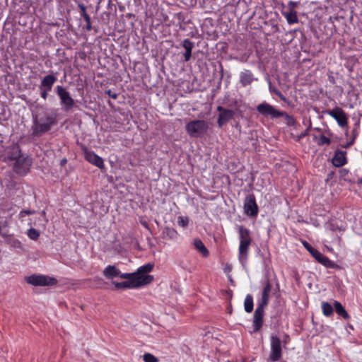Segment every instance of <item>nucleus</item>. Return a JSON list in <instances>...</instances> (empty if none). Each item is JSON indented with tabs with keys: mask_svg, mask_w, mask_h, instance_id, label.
Returning a JSON list of instances; mask_svg holds the SVG:
<instances>
[{
	"mask_svg": "<svg viewBox=\"0 0 362 362\" xmlns=\"http://www.w3.org/2000/svg\"><path fill=\"white\" fill-rule=\"evenodd\" d=\"M58 124L57 114L53 110H45L33 116V136L40 137L49 132Z\"/></svg>",
	"mask_w": 362,
	"mask_h": 362,
	"instance_id": "f257e3e1",
	"label": "nucleus"
},
{
	"mask_svg": "<svg viewBox=\"0 0 362 362\" xmlns=\"http://www.w3.org/2000/svg\"><path fill=\"white\" fill-rule=\"evenodd\" d=\"M238 234H239V248H238V259L243 264L248 259L249 248L252 243L250 230L243 226H238Z\"/></svg>",
	"mask_w": 362,
	"mask_h": 362,
	"instance_id": "f03ea898",
	"label": "nucleus"
},
{
	"mask_svg": "<svg viewBox=\"0 0 362 362\" xmlns=\"http://www.w3.org/2000/svg\"><path fill=\"white\" fill-rule=\"evenodd\" d=\"M209 129V125L204 119H194L187 122L185 130L187 134L191 138H201L204 136Z\"/></svg>",
	"mask_w": 362,
	"mask_h": 362,
	"instance_id": "7ed1b4c3",
	"label": "nucleus"
},
{
	"mask_svg": "<svg viewBox=\"0 0 362 362\" xmlns=\"http://www.w3.org/2000/svg\"><path fill=\"white\" fill-rule=\"evenodd\" d=\"M27 284L35 286H54L58 283L54 277L44 274H31L25 278Z\"/></svg>",
	"mask_w": 362,
	"mask_h": 362,
	"instance_id": "20e7f679",
	"label": "nucleus"
},
{
	"mask_svg": "<svg viewBox=\"0 0 362 362\" xmlns=\"http://www.w3.org/2000/svg\"><path fill=\"white\" fill-rule=\"evenodd\" d=\"M55 93L60 100V105L64 107V110L66 112L71 110L74 106V100L70 96L69 92L63 86H57L55 87Z\"/></svg>",
	"mask_w": 362,
	"mask_h": 362,
	"instance_id": "39448f33",
	"label": "nucleus"
},
{
	"mask_svg": "<svg viewBox=\"0 0 362 362\" xmlns=\"http://www.w3.org/2000/svg\"><path fill=\"white\" fill-rule=\"evenodd\" d=\"M282 357L281 341L276 335L270 337V354H269V361L278 362Z\"/></svg>",
	"mask_w": 362,
	"mask_h": 362,
	"instance_id": "423d86ee",
	"label": "nucleus"
},
{
	"mask_svg": "<svg viewBox=\"0 0 362 362\" xmlns=\"http://www.w3.org/2000/svg\"><path fill=\"white\" fill-rule=\"evenodd\" d=\"M257 111L259 115L264 117H270L271 119H276L286 115L285 112L279 111L272 105L263 102L257 106Z\"/></svg>",
	"mask_w": 362,
	"mask_h": 362,
	"instance_id": "0eeeda50",
	"label": "nucleus"
},
{
	"mask_svg": "<svg viewBox=\"0 0 362 362\" xmlns=\"http://www.w3.org/2000/svg\"><path fill=\"white\" fill-rule=\"evenodd\" d=\"M82 152H83L85 160H88L90 164L96 166L100 170H104L105 164L103 158L95 154L93 151L89 150L86 146H82Z\"/></svg>",
	"mask_w": 362,
	"mask_h": 362,
	"instance_id": "6e6552de",
	"label": "nucleus"
},
{
	"mask_svg": "<svg viewBox=\"0 0 362 362\" xmlns=\"http://www.w3.org/2000/svg\"><path fill=\"white\" fill-rule=\"evenodd\" d=\"M327 115L336 119L337 123L341 128H344L348 125V117H346V112L339 107H334L332 110H327L325 112Z\"/></svg>",
	"mask_w": 362,
	"mask_h": 362,
	"instance_id": "1a4fd4ad",
	"label": "nucleus"
},
{
	"mask_svg": "<svg viewBox=\"0 0 362 362\" xmlns=\"http://www.w3.org/2000/svg\"><path fill=\"white\" fill-rule=\"evenodd\" d=\"M30 166H31V160L28 157L20 156L13 164V170L18 175H24L29 171Z\"/></svg>",
	"mask_w": 362,
	"mask_h": 362,
	"instance_id": "9d476101",
	"label": "nucleus"
},
{
	"mask_svg": "<svg viewBox=\"0 0 362 362\" xmlns=\"http://www.w3.org/2000/svg\"><path fill=\"white\" fill-rule=\"evenodd\" d=\"M218 111V118H217V124L218 127L221 128L225 124L230 121L235 116V112L230 109H226L221 105L217 107Z\"/></svg>",
	"mask_w": 362,
	"mask_h": 362,
	"instance_id": "9b49d317",
	"label": "nucleus"
},
{
	"mask_svg": "<svg viewBox=\"0 0 362 362\" xmlns=\"http://www.w3.org/2000/svg\"><path fill=\"white\" fill-rule=\"evenodd\" d=\"M244 211L248 216L257 215L258 207L255 202V196L253 194L246 196L245 202H244Z\"/></svg>",
	"mask_w": 362,
	"mask_h": 362,
	"instance_id": "f8f14e48",
	"label": "nucleus"
},
{
	"mask_svg": "<svg viewBox=\"0 0 362 362\" xmlns=\"http://www.w3.org/2000/svg\"><path fill=\"white\" fill-rule=\"evenodd\" d=\"M113 286H115V288L117 290L119 289H128V288H137L146 286L147 284H151V283H144V281H113Z\"/></svg>",
	"mask_w": 362,
	"mask_h": 362,
	"instance_id": "ddd939ff",
	"label": "nucleus"
},
{
	"mask_svg": "<svg viewBox=\"0 0 362 362\" xmlns=\"http://www.w3.org/2000/svg\"><path fill=\"white\" fill-rule=\"evenodd\" d=\"M266 306L257 305L253 314V332L259 331L262 326V317H264V310Z\"/></svg>",
	"mask_w": 362,
	"mask_h": 362,
	"instance_id": "4468645a",
	"label": "nucleus"
},
{
	"mask_svg": "<svg viewBox=\"0 0 362 362\" xmlns=\"http://www.w3.org/2000/svg\"><path fill=\"white\" fill-rule=\"evenodd\" d=\"M315 258V260L318 262L320 264L325 267L327 269H339V265L334 262L332 261L328 257L324 255L322 253H317L310 255Z\"/></svg>",
	"mask_w": 362,
	"mask_h": 362,
	"instance_id": "2eb2a0df",
	"label": "nucleus"
},
{
	"mask_svg": "<svg viewBox=\"0 0 362 362\" xmlns=\"http://www.w3.org/2000/svg\"><path fill=\"white\" fill-rule=\"evenodd\" d=\"M117 276L126 281H144V283H151L153 281V276H141L136 273H119Z\"/></svg>",
	"mask_w": 362,
	"mask_h": 362,
	"instance_id": "dca6fc26",
	"label": "nucleus"
},
{
	"mask_svg": "<svg viewBox=\"0 0 362 362\" xmlns=\"http://www.w3.org/2000/svg\"><path fill=\"white\" fill-rule=\"evenodd\" d=\"M57 81V77L53 74H48L42 78L40 83V91H49L52 90L54 83Z\"/></svg>",
	"mask_w": 362,
	"mask_h": 362,
	"instance_id": "f3484780",
	"label": "nucleus"
},
{
	"mask_svg": "<svg viewBox=\"0 0 362 362\" xmlns=\"http://www.w3.org/2000/svg\"><path fill=\"white\" fill-rule=\"evenodd\" d=\"M272 289V285H271L269 280L266 281L265 285H264L263 291H262L261 300L257 303V305H262L263 307H267L268 305L269 293H271Z\"/></svg>",
	"mask_w": 362,
	"mask_h": 362,
	"instance_id": "a211bd4d",
	"label": "nucleus"
},
{
	"mask_svg": "<svg viewBox=\"0 0 362 362\" xmlns=\"http://www.w3.org/2000/svg\"><path fill=\"white\" fill-rule=\"evenodd\" d=\"M346 152L339 149L337 150L336 152H334V158H332V165L337 168H341L346 165Z\"/></svg>",
	"mask_w": 362,
	"mask_h": 362,
	"instance_id": "6ab92c4d",
	"label": "nucleus"
},
{
	"mask_svg": "<svg viewBox=\"0 0 362 362\" xmlns=\"http://www.w3.org/2000/svg\"><path fill=\"white\" fill-rule=\"evenodd\" d=\"M78 7H79L80 9V18L83 19L85 22L84 29L88 31H90L92 29L91 20L90 19L88 13H87L86 11V7L84 4H78Z\"/></svg>",
	"mask_w": 362,
	"mask_h": 362,
	"instance_id": "aec40b11",
	"label": "nucleus"
},
{
	"mask_svg": "<svg viewBox=\"0 0 362 362\" xmlns=\"http://www.w3.org/2000/svg\"><path fill=\"white\" fill-rule=\"evenodd\" d=\"M253 74L250 70H245L240 73V83L242 86L247 87L252 83Z\"/></svg>",
	"mask_w": 362,
	"mask_h": 362,
	"instance_id": "412c9836",
	"label": "nucleus"
},
{
	"mask_svg": "<svg viewBox=\"0 0 362 362\" xmlns=\"http://www.w3.org/2000/svg\"><path fill=\"white\" fill-rule=\"evenodd\" d=\"M178 238L177 231L170 227L166 226L162 230V238L168 240H176Z\"/></svg>",
	"mask_w": 362,
	"mask_h": 362,
	"instance_id": "4be33fe9",
	"label": "nucleus"
},
{
	"mask_svg": "<svg viewBox=\"0 0 362 362\" xmlns=\"http://www.w3.org/2000/svg\"><path fill=\"white\" fill-rule=\"evenodd\" d=\"M182 47L185 49V52H184V60L186 62H189L191 59V52L194 47V42L190 41L188 39H185L182 42Z\"/></svg>",
	"mask_w": 362,
	"mask_h": 362,
	"instance_id": "5701e85b",
	"label": "nucleus"
},
{
	"mask_svg": "<svg viewBox=\"0 0 362 362\" xmlns=\"http://www.w3.org/2000/svg\"><path fill=\"white\" fill-rule=\"evenodd\" d=\"M120 271L115 265H108L103 271L105 278L112 279L119 275Z\"/></svg>",
	"mask_w": 362,
	"mask_h": 362,
	"instance_id": "b1692460",
	"label": "nucleus"
},
{
	"mask_svg": "<svg viewBox=\"0 0 362 362\" xmlns=\"http://www.w3.org/2000/svg\"><path fill=\"white\" fill-rule=\"evenodd\" d=\"M334 311H336L337 315H338L339 317L346 320H349L350 319V315L348 314V312H346V309H344V306H342L339 301H334Z\"/></svg>",
	"mask_w": 362,
	"mask_h": 362,
	"instance_id": "393cba45",
	"label": "nucleus"
},
{
	"mask_svg": "<svg viewBox=\"0 0 362 362\" xmlns=\"http://www.w3.org/2000/svg\"><path fill=\"white\" fill-rule=\"evenodd\" d=\"M193 247H194L195 250L199 251V254H201L202 257L205 258L209 257V250L199 238H195L194 240H193Z\"/></svg>",
	"mask_w": 362,
	"mask_h": 362,
	"instance_id": "a878e982",
	"label": "nucleus"
},
{
	"mask_svg": "<svg viewBox=\"0 0 362 362\" xmlns=\"http://www.w3.org/2000/svg\"><path fill=\"white\" fill-rule=\"evenodd\" d=\"M153 269V264L152 263H147L137 269V271H136V274H138L141 276H153L152 275H149L150 272H151Z\"/></svg>",
	"mask_w": 362,
	"mask_h": 362,
	"instance_id": "bb28decb",
	"label": "nucleus"
},
{
	"mask_svg": "<svg viewBox=\"0 0 362 362\" xmlns=\"http://www.w3.org/2000/svg\"><path fill=\"white\" fill-rule=\"evenodd\" d=\"M288 25L298 23L297 12L296 11H284L281 12Z\"/></svg>",
	"mask_w": 362,
	"mask_h": 362,
	"instance_id": "cd10ccee",
	"label": "nucleus"
},
{
	"mask_svg": "<svg viewBox=\"0 0 362 362\" xmlns=\"http://www.w3.org/2000/svg\"><path fill=\"white\" fill-rule=\"evenodd\" d=\"M333 308H334L327 301H322V303H321V310H322L323 315L326 317H330L332 316Z\"/></svg>",
	"mask_w": 362,
	"mask_h": 362,
	"instance_id": "c85d7f7f",
	"label": "nucleus"
},
{
	"mask_svg": "<svg viewBox=\"0 0 362 362\" xmlns=\"http://www.w3.org/2000/svg\"><path fill=\"white\" fill-rule=\"evenodd\" d=\"M313 139H314L319 146L330 145L331 144L330 139L323 134H321L319 136L314 135L313 136Z\"/></svg>",
	"mask_w": 362,
	"mask_h": 362,
	"instance_id": "c756f323",
	"label": "nucleus"
},
{
	"mask_svg": "<svg viewBox=\"0 0 362 362\" xmlns=\"http://www.w3.org/2000/svg\"><path fill=\"white\" fill-rule=\"evenodd\" d=\"M244 310H245L246 313H252L253 310V298L250 294H248L245 297V300H244Z\"/></svg>",
	"mask_w": 362,
	"mask_h": 362,
	"instance_id": "7c9ffc66",
	"label": "nucleus"
},
{
	"mask_svg": "<svg viewBox=\"0 0 362 362\" xmlns=\"http://www.w3.org/2000/svg\"><path fill=\"white\" fill-rule=\"evenodd\" d=\"M35 213V211L31 209H23L20 213H18V220L21 221V223L25 222V217L28 215H33Z\"/></svg>",
	"mask_w": 362,
	"mask_h": 362,
	"instance_id": "2f4dec72",
	"label": "nucleus"
},
{
	"mask_svg": "<svg viewBox=\"0 0 362 362\" xmlns=\"http://www.w3.org/2000/svg\"><path fill=\"white\" fill-rule=\"evenodd\" d=\"M189 225V218L187 216H180L177 217V226L185 228Z\"/></svg>",
	"mask_w": 362,
	"mask_h": 362,
	"instance_id": "473e14b6",
	"label": "nucleus"
},
{
	"mask_svg": "<svg viewBox=\"0 0 362 362\" xmlns=\"http://www.w3.org/2000/svg\"><path fill=\"white\" fill-rule=\"evenodd\" d=\"M27 235H28V238L30 240H37L39 238V232L37 230L30 228V229L27 231Z\"/></svg>",
	"mask_w": 362,
	"mask_h": 362,
	"instance_id": "72a5a7b5",
	"label": "nucleus"
},
{
	"mask_svg": "<svg viewBox=\"0 0 362 362\" xmlns=\"http://www.w3.org/2000/svg\"><path fill=\"white\" fill-rule=\"evenodd\" d=\"M303 245L304 248L310 252V255L320 253L319 250L311 246L307 241H303Z\"/></svg>",
	"mask_w": 362,
	"mask_h": 362,
	"instance_id": "f704fd0d",
	"label": "nucleus"
},
{
	"mask_svg": "<svg viewBox=\"0 0 362 362\" xmlns=\"http://www.w3.org/2000/svg\"><path fill=\"white\" fill-rule=\"evenodd\" d=\"M281 117H285L286 124H287V126L294 127L296 125V120L293 116L288 115V113H286V115H284Z\"/></svg>",
	"mask_w": 362,
	"mask_h": 362,
	"instance_id": "c9c22d12",
	"label": "nucleus"
},
{
	"mask_svg": "<svg viewBox=\"0 0 362 362\" xmlns=\"http://www.w3.org/2000/svg\"><path fill=\"white\" fill-rule=\"evenodd\" d=\"M144 362H158V359L151 353H146L144 354Z\"/></svg>",
	"mask_w": 362,
	"mask_h": 362,
	"instance_id": "e433bc0d",
	"label": "nucleus"
},
{
	"mask_svg": "<svg viewBox=\"0 0 362 362\" xmlns=\"http://www.w3.org/2000/svg\"><path fill=\"white\" fill-rule=\"evenodd\" d=\"M359 120H357L356 122L354 124V128L352 129V138L351 140L355 141V139L357 138L358 135L359 134Z\"/></svg>",
	"mask_w": 362,
	"mask_h": 362,
	"instance_id": "4c0bfd02",
	"label": "nucleus"
},
{
	"mask_svg": "<svg viewBox=\"0 0 362 362\" xmlns=\"http://www.w3.org/2000/svg\"><path fill=\"white\" fill-rule=\"evenodd\" d=\"M310 129V126L308 127V128H306V129L304 130V132H303L302 133H300V134L297 136L296 141H301L302 139L306 137L309 134Z\"/></svg>",
	"mask_w": 362,
	"mask_h": 362,
	"instance_id": "58836bf2",
	"label": "nucleus"
},
{
	"mask_svg": "<svg viewBox=\"0 0 362 362\" xmlns=\"http://www.w3.org/2000/svg\"><path fill=\"white\" fill-rule=\"evenodd\" d=\"M105 94L108 95L110 98L116 100L117 98V93L115 92H112L110 89H107L105 90Z\"/></svg>",
	"mask_w": 362,
	"mask_h": 362,
	"instance_id": "ea45409f",
	"label": "nucleus"
},
{
	"mask_svg": "<svg viewBox=\"0 0 362 362\" xmlns=\"http://www.w3.org/2000/svg\"><path fill=\"white\" fill-rule=\"evenodd\" d=\"M281 344H284V346H285L289 343V341H291V338L289 337L288 334H284L283 340H281Z\"/></svg>",
	"mask_w": 362,
	"mask_h": 362,
	"instance_id": "a19ab883",
	"label": "nucleus"
},
{
	"mask_svg": "<svg viewBox=\"0 0 362 362\" xmlns=\"http://www.w3.org/2000/svg\"><path fill=\"white\" fill-rule=\"evenodd\" d=\"M297 6V3L290 1L288 3V11H295V7Z\"/></svg>",
	"mask_w": 362,
	"mask_h": 362,
	"instance_id": "79ce46f5",
	"label": "nucleus"
},
{
	"mask_svg": "<svg viewBox=\"0 0 362 362\" xmlns=\"http://www.w3.org/2000/svg\"><path fill=\"white\" fill-rule=\"evenodd\" d=\"M274 93L275 95L279 96V99H281V101L286 102V97L281 93V92H280L279 90H275Z\"/></svg>",
	"mask_w": 362,
	"mask_h": 362,
	"instance_id": "37998d69",
	"label": "nucleus"
},
{
	"mask_svg": "<svg viewBox=\"0 0 362 362\" xmlns=\"http://www.w3.org/2000/svg\"><path fill=\"white\" fill-rule=\"evenodd\" d=\"M274 93L275 95L279 96V99H281V101L286 102V97L281 93V92H280L279 90H275Z\"/></svg>",
	"mask_w": 362,
	"mask_h": 362,
	"instance_id": "c03bdc74",
	"label": "nucleus"
},
{
	"mask_svg": "<svg viewBox=\"0 0 362 362\" xmlns=\"http://www.w3.org/2000/svg\"><path fill=\"white\" fill-rule=\"evenodd\" d=\"M11 246L19 248L21 247V242L17 239H13L11 240Z\"/></svg>",
	"mask_w": 362,
	"mask_h": 362,
	"instance_id": "a18cd8bd",
	"label": "nucleus"
},
{
	"mask_svg": "<svg viewBox=\"0 0 362 362\" xmlns=\"http://www.w3.org/2000/svg\"><path fill=\"white\" fill-rule=\"evenodd\" d=\"M7 225V222L5 221H4V223L2 224L1 222H0V235H1L2 237H5L6 235H7L6 233H4L2 231V228L3 227H5Z\"/></svg>",
	"mask_w": 362,
	"mask_h": 362,
	"instance_id": "49530a36",
	"label": "nucleus"
},
{
	"mask_svg": "<svg viewBox=\"0 0 362 362\" xmlns=\"http://www.w3.org/2000/svg\"><path fill=\"white\" fill-rule=\"evenodd\" d=\"M49 91L40 90V97H42V98L44 100H47V96L49 95Z\"/></svg>",
	"mask_w": 362,
	"mask_h": 362,
	"instance_id": "de8ad7c7",
	"label": "nucleus"
},
{
	"mask_svg": "<svg viewBox=\"0 0 362 362\" xmlns=\"http://www.w3.org/2000/svg\"><path fill=\"white\" fill-rule=\"evenodd\" d=\"M354 142H355V140H350L349 141H348L347 144H346V145L343 146V147L345 148H349L351 147V146L354 144Z\"/></svg>",
	"mask_w": 362,
	"mask_h": 362,
	"instance_id": "09e8293b",
	"label": "nucleus"
},
{
	"mask_svg": "<svg viewBox=\"0 0 362 362\" xmlns=\"http://www.w3.org/2000/svg\"><path fill=\"white\" fill-rule=\"evenodd\" d=\"M273 29H274V33H278V32H279V28H278V25H273Z\"/></svg>",
	"mask_w": 362,
	"mask_h": 362,
	"instance_id": "8fccbe9b",
	"label": "nucleus"
},
{
	"mask_svg": "<svg viewBox=\"0 0 362 362\" xmlns=\"http://www.w3.org/2000/svg\"><path fill=\"white\" fill-rule=\"evenodd\" d=\"M65 163H66V159L64 158L62 160V163H60V164H62V165H64Z\"/></svg>",
	"mask_w": 362,
	"mask_h": 362,
	"instance_id": "3c124183",
	"label": "nucleus"
},
{
	"mask_svg": "<svg viewBox=\"0 0 362 362\" xmlns=\"http://www.w3.org/2000/svg\"><path fill=\"white\" fill-rule=\"evenodd\" d=\"M314 130L318 132H320L322 131V129L320 128H318V127H315L314 128Z\"/></svg>",
	"mask_w": 362,
	"mask_h": 362,
	"instance_id": "603ef678",
	"label": "nucleus"
},
{
	"mask_svg": "<svg viewBox=\"0 0 362 362\" xmlns=\"http://www.w3.org/2000/svg\"><path fill=\"white\" fill-rule=\"evenodd\" d=\"M357 183L362 185V177L358 180V182H357Z\"/></svg>",
	"mask_w": 362,
	"mask_h": 362,
	"instance_id": "864d4df0",
	"label": "nucleus"
},
{
	"mask_svg": "<svg viewBox=\"0 0 362 362\" xmlns=\"http://www.w3.org/2000/svg\"><path fill=\"white\" fill-rule=\"evenodd\" d=\"M3 211H8L10 210V208H4V209H2Z\"/></svg>",
	"mask_w": 362,
	"mask_h": 362,
	"instance_id": "5fc2aeb1",
	"label": "nucleus"
},
{
	"mask_svg": "<svg viewBox=\"0 0 362 362\" xmlns=\"http://www.w3.org/2000/svg\"><path fill=\"white\" fill-rule=\"evenodd\" d=\"M31 224H32V223H31V220H29L28 226H31Z\"/></svg>",
	"mask_w": 362,
	"mask_h": 362,
	"instance_id": "6e6d98bb",
	"label": "nucleus"
}]
</instances>
